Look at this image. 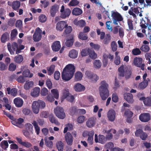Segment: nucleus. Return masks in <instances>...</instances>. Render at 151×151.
I'll list each match as a JSON object with an SVG mask.
<instances>
[{"instance_id":"obj_1","label":"nucleus","mask_w":151,"mask_h":151,"mask_svg":"<svg viewBox=\"0 0 151 151\" xmlns=\"http://www.w3.org/2000/svg\"><path fill=\"white\" fill-rule=\"evenodd\" d=\"M75 72V67L72 64L67 65L62 73V79L66 81L70 80L73 76Z\"/></svg>"},{"instance_id":"obj_2","label":"nucleus","mask_w":151,"mask_h":151,"mask_svg":"<svg viewBox=\"0 0 151 151\" xmlns=\"http://www.w3.org/2000/svg\"><path fill=\"white\" fill-rule=\"evenodd\" d=\"M108 88L109 85L105 81H101L99 90L100 96L101 99L103 100H105L109 96Z\"/></svg>"},{"instance_id":"obj_3","label":"nucleus","mask_w":151,"mask_h":151,"mask_svg":"<svg viewBox=\"0 0 151 151\" xmlns=\"http://www.w3.org/2000/svg\"><path fill=\"white\" fill-rule=\"evenodd\" d=\"M45 103L41 100L34 101L32 104V109L33 113L37 114L39 112L40 109H42L45 106Z\"/></svg>"},{"instance_id":"obj_4","label":"nucleus","mask_w":151,"mask_h":151,"mask_svg":"<svg viewBox=\"0 0 151 151\" xmlns=\"http://www.w3.org/2000/svg\"><path fill=\"white\" fill-rule=\"evenodd\" d=\"M85 75L89 81L92 83H96L99 79V77L96 74L88 71L86 72Z\"/></svg>"},{"instance_id":"obj_5","label":"nucleus","mask_w":151,"mask_h":151,"mask_svg":"<svg viewBox=\"0 0 151 151\" xmlns=\"http://www.w3.org/2000/svg\"><path fill=\"white\" fill-rule=\"evenodd\" d=\"M56 116L59 118L63 119L66 116V115L63 108L61 107H57L54 110Z\"/></svg>"},{"instance_id":"obj_6","label":"nucleus","mask_w":151,"mask_h":151,"mask_svg":"<svg viewBox=\"0 0 151 151\" xmlns=\"http://www.w3.org/2000/svg\"><path fill=\"white\" fill-rule=\"evenodd\" d=\"M61 12L60 17L61 18L63 19H65L68 18L70 16L71 13L70 10L69 8L65 9V7L63 5H62L60 9Z\"/></svg>"},{"instance_id":"obj_7","label":"nucleus","mask_w":151,"mask_h":151,"mask_svg":"<svg viewBox=\"0 0 151 151\" xmlns=\"http://www.w3.org/2000/svg\"><path fill=\"white\" fill-rule=\"evenodd\" d=\"M81 55L82 56L89 55V57H96L97 56L94 51L91 50L89 49L83 50L81 52Z\"/></svg>"},{"instance_id":"obj_8","label":"nucleus","mask_w":151,"mask_h":151,"mask_svg":"<svg viewBox=\"0 0 151 151\" xmlns=\"http://www.w3.org/2000/svg\"><path fill=\"white\" fill-rule=\"evenodd\" d=\"M42 33V31L39 28L37 27L36 29L33 38L35 41L38 42L41 40L42 37L41 35Z\"/></svg>"},{"instance_id":"obj_9","label":"nucleus","mask_w":151,"mask_h":151,"mask_svg":"<svg viewBox=\"0 0 151 151\" xmlns=\"http://www.w3.org/2000/svg\"><path fill=\"white\" fill-rule=\"evenodd\" d=\"M133 63L136 66L140 67L142 70H144V64L142 63V58L139 57H135L134 59Z\"/></svg>"},{"instance_id":"obj_10","label":"nucleus","mask_w":151,"mask_h":151,"mask_svg":"<svg viewBox=\"0 0 151 151\" xmlns=\"http://www.w3.org/2000/svg\"><path fill=\"white\" fill-rule=\"evenodd\" d=\"M116 115L115 111L112 109H110L107 113V117L109 120L111 122L114 121Z\"/></svg>"},{"instance_id":"obj_11","label":"nucleus","mask_w":151,"mask_h":151,"mask_svg":"<svg viewBox=\"0 0 151 151\" xmlns=\"http://www.w3.org/2000/svg\"><path fill=\"white\" fill-rule=\"evenodd\" d=\"M94 140L96 143H99L101 144L104 143L106 141L105 137L102 135H99L98 136L96 134L95 135Z\"/></svg>"},{"instance_id":"obj_12","label":"nucleus","mask_w":151,"mask_h":151,"mask_svg":"<svg viewBox=\"0 0 151 151\" xmlns=\"http://www.w3.org/2000/svg\"><path fill=\"white\" fill-rule=\"evenodd\" d=\"M67 26V22L64 21H62L58 22L57 24L56 29L58 31H61L65 27H66Z\"/></svg>"},{"instance_id":"obj_13","label":"nucleus","mask_w":151,"mask_h":151,"mask_svg":"<svg viewBox=\"0 0 151 151\" xmlns=\"http://www.w3.org/2000/svg\"><path fill=\"white\" fill-rule=\"evenodd\" d=\"M139 118L141 122H147L150 120V116L148 113H143L139 115Z\"/></svg>"},{"instance_id":"obj_14","label":"nucleus","mask_w":151,"mask_h":151,"mask_svg":"<svg viewBox=\"0 0 151 151\" xmlns=\"http://www.w3.org/2000/svg\"><path fill=\"white\" fill-rule=\"evenodd\" d=\"M113 19V23L115 24H118L117 21H121L122 20V18L120 15L117 12H113L111 14Z\"/></svg>"},{"instance_id":"obj_15","label":"nucleus","mask_w":151,"mask_h":151,"mask_svg":"<svg viewBox=\"0 0 151 151\" xmlns=\"http://www.w3.org/2000/svg\"><path fill=\"white\" fill-rule=\"evenodd\" d=\"M119 72L120 75L124 76L126 73L129 71L128 67L125 65H122L119 68Z\"/></svg>"},{"instance_id":"obj_16","label":"nucleus","mask_w":151,"mask_h":151,"mask_svg":"<svg viewBox=\"0 0 151 151\" xmlns=\"http://www.w3.org/2000/svg\"><path fill=\"white\" fill-rule=\"evenodd\" d=\"M96 118L92 117L88 119L86 122L87 126L89 128L93 127L96 124Z\"/></svg>"},{"instance_id":"obj_17","label":"nucleus","mask_w":151,"mask_h":151,"mask_svg":"<svg viewBox=\"0 0 151 151\" xmlns=\"http://www.w3.org/2000/svg\"><path fill=\"white\" fill-rule=\"evenodd\" d=\"M74 89L77 92H82L85 90V86L81 84L77 83L75 84L74 86Z\"/></svg>"},{"instance_id":"obj_18","label":"nucleus","mask_w":151,"mask_h":151,"mask_svg":"<svg viewBox=\"0 0 151 151\" xmlns=\"http://www.w3.org/2000/svg\"><path fill=\"white\" fill-rule=\"evenodd\" d=\"M65 138L67 144L71 145L73 144V138L70 132H67L65 135Z\"/></svg>"},{"instance_id":"obj_19","label":"nucleus","mask_w":151,"mask_h":151,"mask_svg":"<svg viewBox=\"0 0 151 151\" xmlns=\"http://www.w3.org/2000/svg\"><path fill=\"white\" fill-rule=\"evenodd\" d=\"M13 102L16 106L18 108L21 107L24 103L23 100L19 97L15 98Z\"/></svg>"},{"instance_id":"obj_20","label":"nucleus","mask_w":151,"mask_h":151,"mask_svg":"<svg viewBox=\"0 0 151 151\" xmlns=\"http://www.w3.org/2000/svg\"><path fill=\"white\" fill-rule=\"evenodd\" d=\"M124 99L129 103L132 104L134 102L133 95L130 93H125L124 95Z\"/></svg>"},{"instance_id":"obj_21","label":"nucleus","mask_w":151,"mask_h":151,"mask_svg":"<svg viewBox=\"0 0 151 151\" xmlns=\"http://www.w3.org/2000/svg\"><path fill=\"white\" fill-rule=\"evenodd\" d=\"M59 8V6L56 4L54 5L51 7L50 12L52 17H54L55 16V14L58 11Z\"/></svg>"},{"instance_id":"obj_22","label":"nucleus","mask_w":151,"mask_h":151,"mask_svg":"<svg viewBox=\"0 0 151 151\" xmlns=\"http://www.w3.org/2000/svg\"><path fill=\"white\" fill-rule=\"evenodd\" d=\"M52 48L54 51H58L61 48L60 42L57 41L54 42L52 45Z\"/></svg>"},{"instance_id":"obj_23","label":"nucleus","mask_w":151,"mask_h":151,"mask_svg":"<svg viewBox=\"0 0 151 151\" xmlns=\"http://www.w3.org/2000/svg\"><path fill=\"white\" fill-rule=\"evenodd\" d=\"M140 100H143V103L146 106H151V97H147L145 98L144 97H142L139 98Z\"/></svg>"},{"instance_id":"obj_24","label":"nucleus","mask_w":151,"mask_h":151,"mask_svg":"<svg viewBox=\"0 0 151 151\" xmlns=\"http://www.w3.org/2000/svg\"><path fill=\"white\" fill-rule=\"evenodd\" d=\"M74 36L73 35H70L68 38L65 42L66 45L68 47L71 46L74 42Z\"/></svg>"},{"instance_id":"obj_25","label":"nucleus","mask_w":151,"mask_h":151,"mask_svg":"<svg viewBox=\"0 0 151 151\" xmlns=\"http://www.w3.org/2000/svg\"><path fill=\"white\" fill-rule=\"evenodd\" d=\"M24 119L22 118H19L18 119H15V120L12 121V123L14 125L18 127H20L21 125L24 123Z\"/></svg>"},{"instance_id":"obj_26","label":"nucleus","mask_w":151,"mask_h":151,"mask_svg":"<svg viewBox=\"0 0 151 151\" xmlns=\"http://www.w3.org/2000/svg\"><path fill=\"white\" fill-rule=\"evenodd\" d=\"M140 26L142 29V33H145L146 36L150 37V40H151V30H148V33H146V30L145 29L147 28V26L144 24H141Z\"/></svg>"},{"instance_id":"obj_27","label":"nucleus","mask_w":151,"mask_h":151,"mask_svg":"<svg viewBox=\"0 0 151 151\" xmlns=\"http://www.w3.org/2000/svg\"><path fill=\"white\" fill-rule=\"evenodd\" d=\"M82 12V11L81 9L78 7H76L72 10V13L74 15L77 16L81 14Z\"/></svg>"},{"instance_id":"obj_28","label":"nucleus","mask_w":151,"mask_h":151,"mask_svg":"<svg viewBox=\"0 0 151 151\" xmlns=\"http://www.w3.org/2000/svg\"><path fill=\"white\" fill-rule=\"evenodd\" d=\"M6 91L8 94H11L14 96H15L17 95V90L16 88H12L11 90L10 88H6Z\"/></svg>"},{"instance_id":"obj_29","label":"nucleus","mask_w":151,"mask_h":151,"mask_svg":"<svg viewBox=\"0 0 151 151\" xmlns=\"http://www.w3.org/2000/svg\"><path fill=\"white\" fill-rule=\"evenodd\" d=\"M40 89L39 88H34L31 92V95L33 97H37L39 94Z\"/></svg>"},{"instance_id":"obj_30","label":"nucleus","mask_w":151,"mask_h":151,"mask_svg":"<svg viewBox=\"0 0 151 151\" xmlns=\"http://www.w3.org/2000/svg\"><path fill=\"white\" fill-rule=\"evenodd\" d=\"M83 77L82 73L80 71H77L75 74V80L76 81H80L82 79Z\"/></svg>"},{"instance_id":"obj_31","label":"nucleus","mask_w":151,"mask_h":151,"mask_svg":"<svg viewBox=\"0 0 151 151\" xmlns=\"http://www.w3.org/2000/svg\"><path fill=\"white\" fill-rule=\"evenodd\" d=\"M94 134V132L92 130L90 131L89 135L88 136V138L87 139V141L90 144L92 145L93 144V136Z\"/></svg>"},{"instance_id":"obj_32","label":"nucleus","mask_w":151,"mask_h":151,"mask_svg":"<svg viewBox=\"0 0 151 151\" xmlns=\"http://www.w3.org/2000/svg\"><path fill=\"white\" fill-rule=\"evenodd\" d=\"M34 83L32 81H27L24 85V88L26 90H28L32 87Z\"/></svg>"},{"instance_id":"obj_33","label":"nucleus","mask_w":151,"mask_h":151,"mask_svg":"<svg viewBox=\"0 0 151 151\" xmlns=\"http://www.w3.org/2000/svg\"><path fill=\"white\" fill-rule=\"evenodd\" d=\"M56 147L59 151H63L64 147L63 143L61 141L58 142L56 144Z\"/></svg>"},{"instance_id":"obj_34","label":"nucleus","mask_w":151,"mask_h":151,"mask_svg":"<svg viewBox=\"0 0 151 151\" xmlns=\"http://www.w3.org/2000/svg\"><path fill=\"white\" fill-rule=\"evenodd\" d=\"M73 23L74 24L80 27H83L86 24L85 22L83 20L78 21L77 19H76L74 20Z\"/></svg>"},{"instance_id":"obj_35","label":"nucleus","mask_w":151,"mask_h":151,"mask_svg":"<svg viewBox=\"0 0 151 151\" xmlns=\"http://www.w3.org/2000/svg\"><path fill=\"white\" fill-rule=\"evenodd\" d=\"M51 92L54 97L58 99L59 97V91L57 89L54 88L51 90Z\"/></svg>"},{"instance_id":"obj_36","label":"nucleus","mask_w":151,"mask_h":151,"mask_svg":"<svg viewBox=\"0 0 151 151\" xmlns=\"http://www.w3.org/2000/svg\"><path fill=\"white\" fill-rule=\"evenodd\" d=\"M21 5V3L20 1H16L13 2L12 3V8L14 10L18 9Z\"/></svg>"},{"instance_id":"obj_37","label":"nucleus","mask_w":151,"mask_h":151,"mask_svg":"<svg viewBox=\"0 0 151 151\" xmlns=\"http://www.w3.org/2000/svg\"><path fill=\"white\" fill-rule=\"evenodd\" d=\"M34 126L35 132L37 135H39L40 132V128L38 126L37 124L35 121H33L32 123Z\"/></svg>"},{"instance_id":"obj_38","label":"nucleus","mask_w":151,"mask_h":151,"mask_svg":"<svg viewBox=\"0 0 151 151\" xmlns=\"http://www.w3.org/2000/svg\"><path fill=\"white\" fill-rule=\"evenodd\" d=\"M78 37L79 39L83 40H86L88 38L87 35L82 32H80L78 35Z\"/></svg>"},{"instance_id":"obj_39","label":"nucleus","mask_w":151,"mask_h":151,"mask_svg":"<svg viewBox=\"0 0 151 151\" xmlns=\"http://www.w3.org/2000/svg\"><path fill=\"white\" fill-rule=\"evenodd\" d=\"M24 77L31 78L33 76V74L31 73L29 70L27 69L24 71L22 73Z\"/></svg>"},{"instance_id":"obj_40","label":"nucleus","mask_w":151,"mask_h":151,"mask_svg":"<svg viewBox=\"0 0 151 151\" xmlns=\"http://www.w3.org/2000/svg\"><path fill=\"white\" fill-rule=\"evenodd\" d=\"M148 84V82L147 81H144L139 84L138 88L141 89H144L147 86Z\"/></svg>"},{"instance_id":"obj_41","label":"nucleus","mask_w":151,"mask_h":151,"mask_svg":"<svg viewBox=\"0 0 151 151\" xmlns=\"http://www.w3.org/2000/svg\"><path fill=\"white\" fill-rule=\"evenodd\" d=\"M93 66L96 69L100 68L101 66V63L99 60H96L93 62Z\"/></svg>"},{"instance_id":"obj_42","label":"nucleus","mask_w":151,"mask_h":151,"mask_svg":"<svg viewBox=\"0 0 151 151\" xmlns=\"http://www.w3.org/2000/svg\"><path fill=\"white\" fill-rule=\"evenodd\" d=\"M68 55L69 57H77L78 52L75 49H73L69 51Z\"/></svg>"},{"instance_id":"obj_43","label":"nucleus","mask_w":151,"mask_h":151,"mask_svg":"<svg viewBox=\"0 0 151 151\" xmlns=\"http://www.w3.org/2000/svg\"><path fill=\"white\" fill-rule=\"evenodd\" d=\"M55 66L53 65H51L50 67L47 68V73L49 75H51L53 73L55 70Z\"/></svg>"},{"instance_id":"obj_44","label":"nucleus","mask_w":151,"mask_h":151,"mask_svg":"<svg viewBox=\"0 0 151 151\" xmlns=\"http://www.w3.org/2000/svg\"><path fill=\"white\" fill-rule=\"evenodd\" d=\"M9 37V35L8 33L5 32L3 34L1 38V41L3 43L5 42L7 40L8 38Z\"/></svg>"},{"instance_id":"obj_45","label":"nucleus","mask_w":151,"mask_h":151,"mask_svg":"<svg viewBox=\"0 0 151 151\" xmlns=\"http://www.w3.org/2000/svg\"><path fill=\"white\" fill-rule=\"evenodd\" d=\"M12 47L14 51L16 50V53L17 54H18L19 53L18 46L17 43L15 42L13 43L12 45Z\"/></svg>"},{"instance_id":"obj_46","label":"nucleus","mask_w":151,"mask_h":151,"mask_svg":"<svg viewBox=\"0 0 151 151\" xmlns=\"http://www.w3.org/2000/svg\"><path fill=\"white\" fill-rule=\"evenodd\" d=\"M70 94L68 89H64L63 91L62 98L63 99H66Z\"/></svg>"},{"instance_id":"obj_47","label":"nucleus","mask_w":151,"mask_h":151,"mask_svg":"<svg viewBox=\"0 0 151 151\" xmlns=\"http://www.w3.org/2000/svg\"><path fill=\"white\" fill-rule=\"evenodd\" d=\"M9 143H12L11 144L10 146V148L12 150H16L18 148V147L17 145L15 144H14V141L11 140L8 141Z\"/></svg>"},{"instance_id":"obj_48","label":"nucleus","mask_w":151,"mask_h":151,"mask_svg":"<svg viewBox=\"0 0 151 151\" xmlns=\"http://www.w3.org/2000/svg\"><path fill=\"white\" fill-rule=\"evenodd\" d=\"M73 127L72 125L70 124H68L66 125L63 131V133H65L68 131L71 130L73 129Z\"/></svg>"},{"instance_id":"obj_49","label":"nucleus","mask_w":151,"mask_h":151,"mask_svg":"<svg viewBox=\"0 0 151 151\" xmlns=\"http://www.w3.org/2000/svg\"><path fill=\"white\" fill-rule=\"evenodd\" d=\"M45 144L47 146L50 148L52 147L53 145L52 141L48 140L47 138L46 137L45 138Z\"/></svg>"},{"instance_id":"obj_50","label":"nucleus","mask_w":151,"mask_h":151,"mask_svg":"<svg viewBox=\"0 0 151 151\" xmlns=\"http://www.w3.org/2000/svg\"><path fill=\"white\" fill-rule=\"evenodd\" d=\"M38 19L40 22L44 23L46 21L47 17L45 15L42 14L39 17Z\"/></svg>"},{"instance_id":"obj_51","label":"nucleus","mask_w":151,"mask_h":151,"mask_svg":"<svg viewBox=\"0 0 151 151\" xmlns=\"http://www.w3.org/2000/svg\"><path fill=\"white\" fill-rule=\"evenodd\" d=\"M25 127L27 130L30 132L32 134L33 133V127L32 125L30 123H27L25 125Z\"/></svg>"},{"instance_id":"obj_52","label":"nucleus","mask_w":151,"mask_h":151,"mask_svg":"<svg viewBox=\"0 0 151 151\" xmlns=\"http://www.w3.org/2000/svg\"><path fill=\"white\" fill-rule=\"evenodd\" d=\"M140 50L144 52H147L148 51L150 48L149 46L146 45H143L140 47Z\"/></svg>"},{"instance_id":"obj_53","label":"nucleus","mask_w":151,"mask_h":151,"mask_svg":"<svg viewBox=\"0 0 151 151\" xmlns=\"http://www.w3.org/2000/svg\"><path fill=\"white\" fill-rule=\"evenodd\" d=\"M8 144L7 141H3L1 143V146L3 149H6L8 147Z\"/></svg>"},{"instance_id":"obj_54","label":"nucleus","mask_w":151,"mask_h":151,"mask_svg":"<svg viewBox=\"0 0 151 151\" xmlns=\"http://www.w3.org/2000/svg\"><path fill=\"white\" fill-rule=\"evenodd\" d=\"M116 131L115 130L111 129L110 130H107V128H104L103 130V132L104 134L109 133H113V134L116 133Z\"/></svg>"},{"instance_id":"obj_55","label":"nucleus","mask_w":151,"mask_h":151,"mask_svg":"<svg viewBox=\"0 0 151 151\" xmlns=\"http://www.w3.org/2000/svg\"><path fill=\"white\" fill-rule=\"evenodd\" d=\"M79 3L77 0H72L69 3L68 5L70 6H75L78 5Z\"/></svg>"},{"instance_id":"obj_56","label":"nucleus","mask_w":151,"mask_h":151,"mask_svg":"<svg viewBox=\"0 0 151 151\" xmlns=\"http://www.w3.org/2000/svg\"><path fill=\"white\" fill-rule=\"evenodd\" d=\"M48 90L47 88H43L41 90L40 94L42 96H45L48 94Z\"/></svg>"},{"instance_id":"obj_57","label":"nucleus","mask_w":151,"mask_h":151,"mask_svg":"<svg viewBox=\"0 0 151 151\" xmlns=\"http://www.w3.org/2000/svg\"><path fill=\"white\" fill-rule=\"evenodd\" d=\"M16 68V64L12 63L9 66V70L10 71H13L15 70Z\"/></svg>"},{"instance_id":"obj_58","label":"nucleus","mask_w":151,"mask_h":151,"mask_svg":"<svg viewBox=\"0 0 151 151\" xmlns=\"http://www.w3.org/2000/svg\"><path fill=\"white\" fill-rule=\"evenodd\" d=\"M85 119V117L83 116H80L77 118V122L79 124L83 123L84 122Z\"/></svg>"},{"instance_id":"obj_59","label":"nucleus","mask_w":151,"mask_h":151,"mask_svg":"<svg viewBox=\"0 0 151 151\" xmlns=\"http://www.w3.org/2000/svg\"><path fill=\"white\" fill-rule=\"evenodd\" d=\"M46 84L49 89H50L52 88V83L50 79H47L46 82Z\"/></svg>"},{"instance_id":"obj_60","label":"nucleus","mask_w":151,"mask_h":151,"mask_svg":"<svg viewBox=\"0 0 151 151\" xmlns=\"http://www.w3.org/2000/svg\"><path fill=\"white\" fill-rule=\"evenodd\" d=\"M133 114V113L131 111L127 110L125 111L124 114L125 115L127 118L131 117Z\"/></svg>"},{"instance_id":"obj_61","label":"nucleus","mask_w":151,"mask_h":151,"mask_svg":"<svg viewBox=\"0 0 151 151\" xmlns=\"http://www.w3.org/2000/svg\"><path fill=\"white\" fill-rule=\"evenodd\" d=\"M119 100V98L117 94L116 93H114L112 95V101L114 102H117Z\"/></svg>"},{"instance_id":"obj_62","label":"nucleus","mask_w":151,"mask_h":151,"mask_svg":"<svg viewBox=\"0 0 151 151\" xmlns=\"http://www.w3.org/2000/svg\"><path fill=\"white\" fill-rule=\"evenodd\" d=\"M110 37L111 36L107 34L106 35V37L104 39V41L105 44H107L111 40Z\"/></svg>"},{"instance_id":"obj_63","label":"nucleus","mask_w":151,"mask_h":151,"mask_svg":"<svg viewBox=\"0 0 151 151\" xmlns=\"http://www.w3.org/2000/svg\"><path fill=\"white\" fill-rule=\"evenodd\" d=\"M22 146L27 148H29L32 146V145L30 142H23L22 145Z\"/></svg>"},{"instance_id":"obj_64","label":"nucleus","mask_w":151,"mask_h":151,"mask_svg":"<svg viewBox=\"0 0 151 151\" xmlns=\"http://www.w3.org/2000/svg\"><path fill=\"white\" fill-rule=\"evenodd\" d=\"M17 80L18 82L23 83L25 81V79L23 76H20L17 79Z\"/></svg>"}]
</instances>
